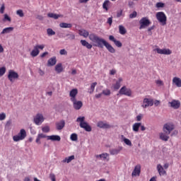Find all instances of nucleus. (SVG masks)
Wrapping results in <instances>:
<instances>
[{
	"instance_id": "obj_1",
	"label": "nucleus",
	"mask_w": 181,
	"mask_h": 181,
	"mask_svg": "<svg viewBox=\"0 0 181 181\" xmlns=\"http://www.w3.org/2000/svg\"><path fill=\"white\" fill-rule=\"evenodd\" d=\"M89 39L93 43H96V46L98 47L103 49L105 46L110 53H115V48L113 47L112 45L108 43V42H107L105 40L98 37L97 35L94 33L90 34Z\"/></svg>"
},
{
	"instance_id": "obj_2",
	"label": "nucleus",
	"mask_w": 181,
	"mask_h": 181,
	"mask_svg": "<svg viewBox=\"0 0 181 181\" xmlns=\"http://www.w3.org/2000/svg\"><path fill=\"white\" fill-rule=\"evenodd\" d=\"M86 119L85 117H79L76 119V122H80L79 126L81 128H83L86 131V132H91L92 128L87 122H85L84 120Z\"/></svg>"
},
{
	"instance_id": "obj_3",
	"label": "nucleus",
	"mask_w": 181,
	"mask_h": 181,
	"mask_svg": "<svg viewBox=\"0 0 181 181\" xmlns=\"http://www.w3.org/2000/svg\"><path fill=\"white\" fill-rule=\"evenodd\" d=\"M156 18L162 26H165V25H166L168 18L166 17V14H165V13L162 11L156 13Z\"/></svg>"
},
{
	"instance_id": "obj_4",
	"label": "nucleus",
	"mask_w": 181,
	"mask_h": 181,
	"mask_svg": "<svg viewBox=\"0 0 181 181\" xmlns=\"http://www.w3.org/2000/svg\"><path fill=\"white\" fill-rule=\"evenodd\" d=\"M26 138V130L25 129H21L20 132L13 136V140L14 142H19V141H23Z\"/></svg>"
},
{
	"instance_id": "obj_5",
	"label": "nucleus",
	"mask_w": 181,
	"mask_h": 181,
	"mask_svg": "<svg viewBox=\"0 0 181 181\" xmlns=\"http://www.w3.org/2000/svg\"><path fill=\"white\" fill-rule=\"evenodd\" d=\"M8 78L11 83H13L15 80H18L19 78V74L18 72L13 71V70H9L8 74Z\"/></svg>"
},
{
	"instance_id": "obj_6",
	"label": "nucleus",
	"mask_w": 181,
	"mask_h": 181,
	"mask_svg": "<svg viewBox=\"0 0 181 181\" xmlns=\"http://www.w3.org/2000/svg\"><path fill=\"white\" fill-rule=\"evenodd\" d=\"M140 27L139 29H145L151 25V21L148 19V17H144L139 21Z\"/></svg>"
},
{
	"instance_id": "obj_7",
	"label": "nucleus",
	"mask_w": 181,
	"mask_h": 181,
	"mask_svg": "<svg viewBox=\"0 0 181 181\" xmlns=\"http://www.w3.org/2000/svg\"><path fill=\"white\" fill-rule=\"evenodd\" d=\"M119 94L120 95H127V97H131L132 95V90L130 88H127V86H123L119 90Z\"/></svg>"
},
{
	"instance_id": "obj_8",
	"label": "nucleus",
	"mask_w": 181,
	"mask_h": 181,
	"mask_svg": "<svg viewBox=\"0 0 181 181\" xmlns=\"http://www.w3.org/2000/svg\"><path fill=\"white\" fill-rule=\"evenodd\" d=\"M152 105H153V99L146 98L143 100L142 108H148V107H152Z\"/></svg>"
},
{
	"instance_id": "obj_9",
	"label": "nucleus",
	"mask_w": 181,
	"mask_h": 181,
	"mask_svg": "<svg viewBox=\"0 0 181 181\" xmlns=\"http://www.w3.org/2000/svg\"><path fill=\"white\" fill-rule=\"evenodd\" d=\"M43 121H45V117H43V115L40 113L37 114L33 119L35 125H42Z\"/></svg>"
},
{
	"instance_id": "obj_10",
	"label": "nucleus",
	"mask_w": 181,
	"mask_h": 181,
	"mask_svg": "<svg viewBox=\"0 0 181 181\" xmlns=\"http://www.w3.org/2000/svg\"><path fill=\"white\" fill-rule=\"evenodd\" d=\"M174 129H175V126L170 123L165 124L163 127V132H166L170 135V132H172Z\"/></svg>"
},
{
	"instance_id": "obj_11",
	"label": "nucleus",
	"mask_w": 181,
	"mask_h": 181,
	"mask_svg": "<svg viewBox=\"0 0 181 181\" xmlns=\"http://www.w3.org/2000/svg\"><path fill=\"white\" fill-rule=\"evenodd\" d=\"M154 52H157L158 54H165L167 56H169V54H172V50L166 48H163V49L156 48L154 49Z\"/></svg>"
},
{
	"instance_id": "obj_12",
	"label": "nucleus",
	"mask_w": 181,
	"mask_h": 181,
	"mask_svg": "<svg viewBox=\"0 0 181 181\" xmlns=\"http://www.w3.org/2000/svg\"><path fill=\"white\" fill-rule=\"evenodd\" d=\"M168 104L174 110H179L180 108V101L177 100H173L171 102H168Z\"/></svg>"
},
{
	"instance_id": "obj_13",
	"label": "nucleus",
	"mask_w": 181,
	"mask_h": 181,
	"mask_svg": "<svg viewBox=\"0 0 181 181\" xmlns=\"http://www.w3.org/2000/svg\"><path fill=\"white\" fill-rule=\"evenodd\" d=\"M71 101L73 103L74 110H78L81 109V107H83V102L81 100H77V99H75Z\"/></svg>"
},
{
	"instance_id": "obj_14",
	"label": "nucleus",
	"mask_w": 181,
	"mask_h": 181,
	"mask_svg": "<svg viewBox=\"0 0 181 181\" xmlns=\"http://www.w3.org/2000/svg\"><path fill=\"white\" fill-rule=\"evenodd\" d=\"M77 94H78V90H77V88H74L71 90L69 92V97L71 98L70 100L73 101L74 100H77L76 98V97H77Z\"/></svg>"
},
{
	"instance_id": "obj_15",
	"label": "nucleus",
	"mask_w": 181,
	"mask_h": 181,
	"mask_svg": "<svg viewBox=\"0 0 181 181\" xmlns=\"http://www.w3.org/2000/svg\"><path fill=\"white\" fill-rule=\"evenodd\" d=\"M109 40H110V42H113V43H115L117 47H122V42H121V41L119 40H117V39H115L114 35H110Z\"/></svg>"
},
{
	"instance_id": "obj_16",
	"label": "nucleus",
	"mask_w": 181,
	"mask_h": 181,
	"mask_svg": "<svg viewBox=\"0 0 181 181\" xmlns=\"http://www.w3.org/2000/svg\"><path fill=\"white\" fill-rule=\"evenodd\" d=\"M57 131H62L66 125V122L64 120H60L55 124Z\"/></svg>"
},
{
	"instance_id": "obj_17",
	"label": "nucleus",
	"mask_w": 181,
	"mask_h": 181,
	"mask_svg": "<svg viewBox=\"0 0 181 181\" xmlns=\"http://www.w3.org/2000/svg\"><path fill=\"white\" fill-rule=\"evenodd\" d=\"M169 134H167L166 132H163L159 134V138L161 139V141H164V142H168L169 141Z\"/></svg>"
},
{
	"instance_id": "obj_18",
	"label": "nucleus",
	"mask_w": 181,
	"mask_h": 181,
	"mask_svg": "<svg viewBox=\"0 0 181 181\" xmlns=\"http://www.w3.org/2000/svg\"><path fill=\"white\" fill-rule=\"evenodd\" d=\"M97 127H98V128H102L103 129H110V128H111V125L107 123H104V122L102 121L98 122Z\"/></svg>"
},
{
	"instance_id": "obj_19",
	"label": "nucleus",
	"mask_w": 181,
	"mask_h": 181,
	"mask_svg": "<svg viewBox=\"0 0 181 181\" xmlns=\"http://www.w3.org/2000/svg\"><path fill=\"white\" fill-rule=\"evenodd\" d=\"M139 175H141V165H137L135 166L132 176H139Z\"/></svg>"
},
{
	"instance_id": "obj_20",
	"label": "nucleus",
	"mask_w": 181,
	"mask_h": 181,
	"mask_svg": "<svg viewBox=\"0 0 181 181\" xmlns=\"http://www.w3.org/2000/svg\"><path fill=\"white\" fill-rule=\"evenodd\" d=\"M47 141H57L60 142L62 140V138L59 135H52V136H47Z\"/></svg>"
},
{
	"instance_id": "obj_21",
	"label": "nucleus",
	"mask_w": 181,
	"mask_h": 181,
	"mask_svg": "<svg viewBox=\"0 0 181 181\" xmlns=\"http://www.w3.org/2000/svg\"><path fill=\"white\" fill-rule=\"evenodd\" d=\"M173 84H175V86H176V87H177L178 88H181V78L177 76H175L173 78Z\"/></svg>"
},
{
	"instance_id": "obj_22",
	"label": "nucleus",
	"mask_w": 181,
	"mask_h": 181,
	"mask_svg": "<svg viewBox=\"0 0 181 181\" xmlns=\"http://www.w3.org/2000/svg\"><path fill=\"white\" fill-rule=\"evenodd\" d=\"M157 170L160 176H163L166 175V170H165V168H163V167L160 164L157 165Z\"/></svg>"
},
{
	"instance_id": "obj_23",
	"label": "nucleus",
	"mask_w": 181,
	"mask_h": 181,
	"mask_svg": "<svg viewBox=\"0 0 181 181\" xmlns=\"http://www.w3.org/2000/svg\"><path fill=\"white\" fill-rule=\"evenodd\" d=\"M122 151V146H119L117 148H112L110 150V155H118Z\"/></svg>"
},
{
	"instance_id": "obj_24",
	"label": "nucleus",
	"mask_w": 181,
	"mask_h": 181,
	"mask_svg": "<svg viewBox=\"0 0 181 181\" xmlns=\"http://www.w3.org/2000/svg\"><path fill=\"white\" fill-rule=\"evenodd\" d=\"M64 37L66 39V40H74L76 39V35L73 33H66Z\"/></svg>"
},
{
	"instance_id": "obj_25",
	"label": "nucleus",
	"mask_w": 181,
	"mask_h": 181,
	"mask_svg": "<svg viewBox=\"0 0 181 181\" xmlns=\"http://www.w3.org/2000/svg\"><path fill=\"white\" fill-rule=\"evenodd\" d=\"M56 63H57V59H56V57H53L48 60L47 66H54Z\"/></svg>"
},
{
	"instance_id": "obj_26",
	"label": "nucleus",
	"mask_w": 181,
	"mask_h": 181,
	"mask_svg": "<svg viewBox=\"0 0 181 181\" xmlns=\"http://www.w3.org/2000/svg\"><path fill=\"white\" fill-rule=\"evenodd\" d=\"M78 33L80 36H83V37H88V36H90V33H88V31L85 29L79 30Z\"/></svg>"
},
{
	"instance_id": "obj_27",
	"label": "nucleus",
	"mask_w": 181,
	"mask_h": 181,
	"mask_svg": "<svg viewBox=\"0 0 181 181\" xmlns=\"http://www.w3.org/2000/svg\"><path fill=\"white\" fill-rule=\"evenodd\" d=\"M48 18H52V19H59V18H63L62 14H56L54 13H49L47 14Z\"/></svg>"
},
{
	"instance_id": "obj_28",
	"label": "nucleus",
	"mask_w": 181,
	"mask_h": 181,
	"mask_svg": "<svg viewBox=\"0 0 181 181\" xmlns=\"http://www.w3.org/2000/svg\"><path fill=\"white\" fill-rule=\"evenodd\" d=\"M121 138H122V141L126 145H127V146H132V142H131V140H129V139L125 138V136L124 135H122Z\"/></svg>"
},
{
	"instance_id": "obj_29",
	"label": "nucleus",
	"mask_w": 181,
	"mask_h": 181,
	"mask_svg": "<svg viewBox=\"0 0 181 181\" xmlns=\"http://www.w3.org/2000/svg\"><path fill=\"white\" fill-rule=\"evenodd\" d=\"M55 71H57L58 74H60V73H62L63 65L62 64V63H59L55 66Z\"/></svg>"
},
{
	"instance_id": "obj_30",
	"label": "nucleus",
	"mask_w": 181,
	"mask_h": 181,
	"mask_svg": "<svg viewBox=\"0 0 181 181\" xmlns=\"http://www.w3.org/2000/svg\"><path fill=\"white\" fill-rule=\"evenodd\" d=\"M141 125V122H136L132 126V129L134 132H139V128Z\"/></svg>"
},
{
	"instance_id": "obj_31",
	"label": "nucleus",
	"mask_w": 181,
	"mask_h": 181,
	"mask_svg": "<svg viewBox=\"0 0 181 181\" xmlns=\"http://www.w3.org/2000/svg\"><path fill=\"white\" fill-rule=\"evenodd\" d=\"M81 43L82 46L84 47H86V49H91L93 47V45L91 44L88 43L86 40H81Z\"/></svg>"
},
{
	"instance_id": "obj_32",
	"label": "nucleus",
	"mask_w": 181,
	"mask_h": 181,
	"mask_svg": "<svg viewBox=\"0 0 181 181\" xmlns=\"http://www.w3.org/2000/svg\"><path fill=\"white\" fill-rule=\"evenodd\" d=\"M11 32H13V27H8L3 29L1 35H6V33H11Z\"/></svg>"
},
{
	"instance_id": "obj_33",
	"label": "nucleus",
	"mask_w": 181,
	"mask_h": 181,
	"mask_svg": "<svg viewBox=\"0 0 181 181\" xmlns=\"http://www.w3.org/2000/svg\"><path fill=\"white\" fill-rule=\"evenodd\" d=\"M75 159V156L74 155L69 156L65 158L62 162V163H70V162H71V160H74Z\"/></svg>"
},
{
	"instance_id": "obj_34",
	"label": "nucleus",
	"mask_w": 181,
	"mask_h": 181,
	"mask_svg": "<svg viewBox=\"0 0 181 181\" xmlns=\"http://www.w3.org/2000/svg\"><path fill=\"white\" fill-rule=\"evenodd\" d=\"M121 83H122V78H119L118 80L116 81V83L114 85L115 90H119L121 87Z\"/></svg>"
},
{
	"instance_id": "obj_35",
	"label": "nucleus",
	"mask_w": 181,
	"mask_h": 181,
	"mask_svg": "<svg viewBox=\"0 0 181 181\" xmlns=\"http://www.w3.org/2000/svg\"><path fill=\"white\" fill-rule=\"evenodd\" d=\"M59 26H60V28H62L64 29H66V28L70 29V28H73V25L71 23H61L59 24Z\"/></svg>"
},
{
	"instance_id": "obj_36",
	"label": "nucleus",
	"mask_w": 181,
	"mask_h": 181,
	"mask_svg": "<svg viewBox=\"0 0 181 181\" xmlns=\"http://www.w3.org/2000/svg\"><path fill=\"white\" fill-rule=\"evenodd\" d=\"M108 156H110V154L105 153H102V154H99V155H96L95 158L97 159H107V158H108Z\"/></svg>"
},
{
	"instance_id": "obj_37",
	"label": "nucleus",
	"mask_w": 181,
	"mask_h": 181,
	"mask_svg": "<svg viewBox=\"0 0 181 181\" xmlns=\"http://www.w3.org/2000/svg\"><path fill=\"white\" fill-rule=\"evenodd\" d=\"M39 53H40V51H39V49H37L35 47L34 49L32 50V52H30V56H32V57H36L37 56L39 55Z\"/></svg>"
},
{
	"instance_id": "obj_38",
	"label": "nucleus",
	"mask_w": 181,
	"mask_h": 181,
	"mask_svg": "<svg viewBox=\"0 0 181 181\" xmlns=\"http://www.w3.org/2000/svg\"><path fill=\"white\" fill-rule=\"evenodd\" d=\"M119 33L120 35H125L127 33V29H125L124 25H119Z\"/></svg>"
},
{
	"instance_id": "obj_39",
	"label": "nucleus",
	"mask_w": 181,
	"mask_h": 181,
	"mask_svg": "<svg viewBox=\"0 0 181 181\" xmlns=\"http://www.w3.org/2000/svg\"><path fill=\"white\" fill-rule=\"evenodd\" d=\"M95 86H97V82H94V83H91L90 88L89 89V91H88V93L90 94H93V93H94Z\"/></svg>"
},
{
	"instance_id": "obj_40",
	"label": "nucleus",
	"mask_w": 181,
	"mask_h": 181,
	"mask_svg": "<svg viewBox=\"0 0 181 181\" xmlns=\"http://www.w3.org/2000/svg\"><path fill=\"white\" fill-rule=\"evenodd\" d=\"M47 33L48 36H54V35H56V32H54L52 28H48L47 30Z\"/></svg>"
},
{
	"instance_id": "obj_41",
	"label": "nucleus",
	"mask_w": 181,
	"mask_h": 181,
	"mask_svg": "<svg viewBox=\"0 0 181 181\" xmlns=\"http://www.w3.org/2000/svg\"><path fill=\"white\" fill-rule=\"evenodd\" d=\"M16 15L20 16V18H23L25 16V13H23V10L19 9L16 11Z\"/></svg>"
},
{
	"instance_id": "obj_42",
	"label": "nucleus",
	"mask_w": 181,
	"mask_h": 181,
	"mask_svg": "<svg viewBox=\"0 0 181 181\" xmlns=\"http://www.w3.org/2000/svg\"><path fill=\"white\" fill-rule=\"evenodd\" d=\"M108 4H110V0H106L104 1L103 4V9H105V11H108Z\"/></svg>"
},
{
	"instance_id": "obj_43",
	"label": "nucleus",
	"mask_w": 181,
	"mask_h": 181,
	"mask_svg": "<svg viewBox=\"0 0 181 181\" xmlns=\"http://www.w3.org/2000/svg\"><path fill=\"white\" fill-rule=\"evenodd\" d=\"M42 132L47 134V132H50V127L49 126H45L42 128Z\"/></svg>"
},
{
	"instance_id": "obj_44",
	"label": "nucleus",
	"mask_w": 181,
	"mask_h": 181,
	"mask_svg": "<svg viewBox=\"0 0 181 181\" xmlns=\"http://www.w3.org/2000/svg\"><path fill=\"white\" fill-rule=\"evenodd\" d=\"M5 73H6V68L4 66L0 68V77H2Z\"/></svg>"
},
{
	"instance_id": "obj_45",
	"label": "nucleus",
	"mask_w": 181,
	"mask_h": 181,
	"mask_svg": "<svg viewBox=\"0 0 181 181\" xmlns=\"http://www.w3.org/2000/svg\"><path fill=\"white\" fill-rule=\"evenodd\" d=\"M156 84L158 87H162V86H164L163 81L159 79L156 81Z\"/></svg>"
},
{
	"instance_id": "obj_46",
	"label": "nucleus",
	"mask_w": 181,
	"mask_h": 181,
	"mask_svg": "<svg viewBox=\"0 0 181 181\" xmlns=\"http://www.w3.org/2000/svg\"><path fill=\"white\" fill-rule=\"evenodd\" d=\"M102 94H103L104 95H111V90L106 89V90H103L102 92Z\"/></svg>"
},
{
	"instance_id": "obj_47",
	"label": "nucleus",
	"mask_w": 181,
	"mask_h": 181,
	"mask_svg": "<svg viewBox=\"0 0 181 181\" xmlns=\"http://www.w3.org/2000/svg\"><path fill=\"white\" fill-rule=\"evenodd\" d=\"M61 56H67V51L65 49H62L59 51Z\"/></svg>"
},
{
	"instance_id": "obj_48",
	"label": "nucleus",
	"mask_w": 181,
	"mask_h": 181,
	"mask_svg": "<svg viewBox=\"0 0 181 181\" xmlns=\"http://www.w3.org/2000/svg\"><path fill=\"white\" fill-rule=\"evenodd\" d=\"M156 8H164L165 7V4L162 3V2H158L156 4Z\"/></svg>"
},
{
	"instance_id": "obj_49",
	"label": "nucleus",
	"mask_w": 181,
	"mask_h": 181,
	"mask_svg": "<svg viewBox=\"0 0 181 181\" xmlns=\"http://www.w3.org/2000/svg\"><path fill=\"white\" fill-rule=\"evenodd\" d=\"M3 21L4 22H5V21H8V22H11L12 20H11V17H9V16H8V14H4V18Z\"/></svg>"
},
{
	"instance_id": "obj_50",
	"label": "nucleus",
	"mask_w": 181,
	"mask_h": 181,
	"mask_svg": "<svg viewBox=\"0 0 181 181\" xmlns=\"http://www.w3.org/2000/svg\"><path fill=\"white\" fill-rule=\"evenodd\" d=\"M35 49H36L37 50H39V49H40V50H43V49H45V45H35Z\"/></svg>"
},
{
	"instance_id": "obj_51",
	"label": "nucleus",
	"mask_w": 181,
	"mask_h": 181,
	"mask_svg": "<svg viewBox=\"0 0 181 181\" xmlns=\"http://www.w3.org/2000/svg\"><path fill=\"white\" fill-rule=\"evenodd\" d=\"M137 13L136 11H133L132 13L129 14L130 19H134V18H136Z\"/></svg>"
},
{
	"instance_id": "obj_52",
	"label": "nucleus",
	"mask_w": 181,
	"mask_h": 181,
	"mask_svg": "<svg viewBox=\"0 0 181 181\" xmlns=\"http://www.w3.org/2000/svg\"><path fill=\"white\" fill-rule=\"evenodd\" d=\"M5 12V4H2L0 8V13H4Z\"/></svg>"
},
{
	"instance_id": "obj_53",
	"label": "nucleus",
	"mask_w": 181,
	"mask_h": 181,
	"mask_svg": "<svg viewBox=\"0 0 181 181\" xmlns=\"http://www.w3.org/2000/svg\"><path fill=\"white\" fill-rule=\"evenodd\" d=\"M144 115L142 114H139V115L136 116V121L137 122L141 121Z\"/></svg>"
},
{
	"instance_id": "obj_54",
	"label": "nucleus",
	"mask_w": 181,
	"mask_h": 181,
	"mask_svg": "<svg viewBox=\"0 0 181 181\" xmlns=\"http://www.w3.org/2000/svg\"><path fill=\"white\" fill-rule=\"evenodd\" d=\"M5 118H6V115L3 112L0 114V121H4V119H5Z\"/></svg>"
},
{
	"instance_id": "obj_55",
	"label": "nucleus",
	"mask_w": 181,
	"mask_h": 181,
	"mask_svg": "<svg viewBox=\"0 0 181 181\" xmlns=\"http://www.w3.org/2000/svg\"><path fill=\"white\" fill-rule=\"evenodd\" d=\"M71 139L72 141H77V134H72L71 135Z\"/></svg>"
},
{
	"instance_id": "obj_56",
	"label": "nucleus",
	"mask_w": 181,
	"mask_h": 181,
	"mask_svg": "<svg viewBox=\"0 0 181 181\" xmlns=\"http://www.w3.org/2000/svg\"><path fill=\"white\" fill-rule=\"evenodd\" d=\"M49 179L52 181H56V175L53 173L49 174Z\"/></svg>"
},
{
	"instance_id": "obj_57",
	"label": "nucleus",
	"mask_w": 181,
	"mask_h": 181,
	"mask_svg": "<svg viewBox=\"0 0 181 181\" xmlns=\"http://www.w3.org/2000/svg\"><path fill=\"white\" fill-rule=\"evenodd\" d=\"M153 104L156 107H159V105H160V100H156Z\"/></svg>"
},
{
	"instance_id": "obj_58",
	"label": "nucleus",
	"mask_w": 181,
	"mask_h": 181,
	"mask_svg": "<svg viewBox=\"0 0 181 181\" xmlns=\"http://www.w3.org/2000/svg\"><path fill=\"white\" fill-rule=\"evenodd\" d=\"M38 73H39L40 76H45V71L42 70L41 69H39Z\"/></svg>"
},
{
	"instance_id": "obj_59",
	"label": "nucleus",
	"mask_w": 181,
	"mask_h": 181,
	"mask_svg": "<svg viewBox=\"0 0 181 181\" xmlns=\"http://www.w3.org/2000/svg\"><path fill=\"white\" fill-rule=\"evenodd\" d=\"M121 16H122V10H120L117 13V18H121Z\"/></svg>"
},
{
	"instance_id": "obj_60",
	"label": "nucleus",
	"mask_w": 181,
	"mask_h": 181,
	"mask_svg": "<svg viewBox=\"0 0 181 181\" xmlns=\"http://www.w3.org/2000/svg\"><path fill=\"white\" fill-rule=\"evenodd\" d=\"M37 136L40 139H42V138H47V136L45 135L44 134H39Z\"/></svg>"
},
{
	"instance_id": "obj_61",
	"label": "nucleus",
	"mask_w": 181,
	"mask_h": 181,
	"mask_svg": "<svg viewBox=\"0 0 181 181\" xmlns=\"http://www.w3.org/2000/svg\"><path fill=\"white\" fill-rule=\"evenodd\" d=\"M116 73H117V70H115V69H112L110 71V76H114Z\"/></svg>"
},
{
	"instance_id": "obj_62",
	"label": "nucleus",
	"mask_w": 181,
	"mask_h": 181,
	"mask_svg": "<svg viewBox=\"0 0 181 181\" xmlns=\"http://www.w3.org/2000/svg\"><path fill=\"white\" fill-rule=\"evenodd\" d=\"M107 23H109L110 25H112V17H110V18L107 19Z\"/></svg>"
},
{
	"instance_id": "obj_63",
	"label": "nucleus",
	"mask_w": 181,
	"mask_h": 181,
	"mask_svg": "<svg viewBox=\"0 0 181 181\" xmlns=\"http://www.w3.org/2000/svg\"><path fill=\"white\" fill-rule=\"evenodd\" d=\"M134 1H129L128 3V6H129V8H132L134 6Z\"/></svg>"
},
{
	"instance_id": "obj_64",
	"label": "nucleus",
	"mask_w": 181,
	"mask_h": 181,
	"mask_svg": "<svg viewBox=\"0 0 181 181\" xmlns=\"http://www.w3.org/2000/svg\"><path fill=\"white\" fill-rule=\"evenodd\" d=\"M12 124V120H8L6 123V127H10V125Z\"/></svg>"
}]
</instances>
